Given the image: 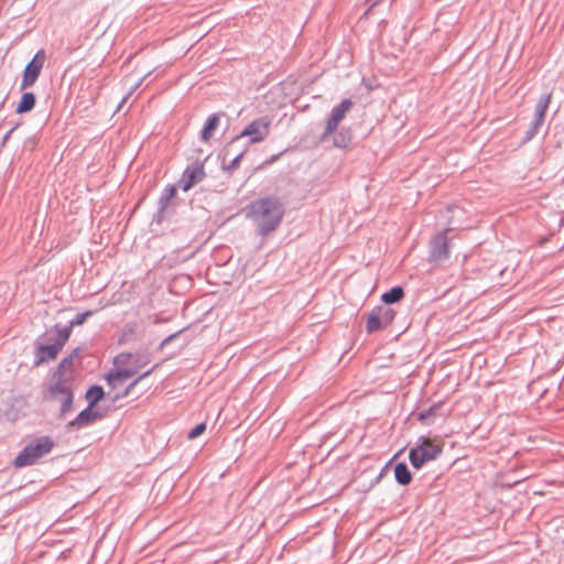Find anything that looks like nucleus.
<instances>
[{
  "label": "nucleus",
  "instance_id": "393cba45",
  "mask_svg": "<svg viewBox=\"0 0 564 564\" xmlns=\"http://www.w3.org/2000/svg\"><path fill=\"white\" fill-rule=\"evenodd\" d=\"M375 308H376L377 313L379 314L380 319L384 327L390 325L393 322V319L395 317L394 310L387 307V306H381V305L375 306Z\"/></svg>",
  "mask_w": 564,
  "mask_h": 564
},
{
  "label": "nucleus",
  "instance_id": "423d86ee",
  "mask_svg": "<svg viewBox=\"0 0 564 564\" xmlns=\"http://www.w3.org/2000/svg\"><path fill=\"white\" fill-rule=\"evenodd\" d=\"M205 175L206 174H205V170H204V164L196 161L195 163L188 165L184 170L182 177L178 182V185L184 192H187L193 186H195L196 184L202 182L204 180Z\"/></svg>",
  "mask_w": 564,
  "mask_h": 564
},
{
  "label": "nucleus",
  "instance_id": "c756f323",
  "mask_svg": "<svg viewBox=\"0 0 564 564\" xmlns=\"http://www.w3.org/2000/svg\"><path fill=\"white\" fill-rule=\"evenodd\" d=\"M442 403H435L426 410L417 413V420L422 423H427L431 417L436 415V411L441 408Z\"/></svg>",
  "mask_w": 564,
  "mask_h": 564
},
{
  "label": "nucleus",
  "instance_id": "dca6fc26",
  "mask_svg": "<svg viewBox=\"0 0 564 564\" xmlns=\"http://www.w3.org/2000/svg\"><path fill=\"white\" fill-rule=\"evenodd\" d=\"M158 366H159V365H155V366H154V367H152L150 370H148V371L143 372L142 375H140L139 377H137L132 382H130V383L124 388V390H123L122 392H120V393H116V394L112 397V401H113V402H116V401H118V400H120V399H123V398L129 397V395L132 393V391H133L134 387H135V386H137V384L142 380V379H144V378H147L148 376H150V375L153 372V370H154Z\"/></svg>",
  "mask_w": 564,
  "mask_h": 564
},
{
  "label": "nucleus",
  "instance_id": "6e6552de",
  "mask_svg": "<svg viewBox=\"0 0 564 564\" xmlns=\"http://www.w3.org/2000/svg\"><path fill=\"white\" fill-rule=\"evenodd\" d=\"M177 187L176 185H167L162 191L159 199H158V209H156V221L161 223L165 218V213L170 206L171 200L176 196Z\"/></svg>",
  "mask_w": 564,
  "mask_h": 564
},
{
  "label": "nucleus",
  "instance_id": "c85d7f7f",
  "mask_svg": "<svg viewBox=\"0 0 564 564\" xmlns=\"http://www.w3.org/2000/svg\"><path fill=\"white\" fill-rule=\"evenodd\" d=\"M61 401H62V405H61V410H59V415L64 417L66 414H68L69 412L73 411V402H74L73 391L63 395Z\"/></svg>",
  "mask_w": 564,
  "mask_h": 564
},
{
  "label": "nucleus",
  "instance_id": "f257e3e1",
  "mask_svg": "<svg viewBox=\"0 0 564 564\" xmlns=\"http://www.w3.org/2000/svg\"><path fill=\"white\" fill-rule=\"evenodd\" d=\"M246 217L252 221L256 231L261 237H267L281 225L285 208L275 195H268L252 200L246 207Z\"/></svg>",
  "mask_w": 564,
  "mask_h": 564
},
{
  "label": "nucleus",
  "instance_id": "6ab92c4d",
  "mask_svg": "<svg viewBox=\"0 0 564 564\" xmlns=\"http://www.w3.org/2000/svg\"><path fill=\"white\" fill-rule=\"evenodd\" d=\"M105 397V391L101 386L94 384L86 391V400L88 402L89 408H94L97 405L98 402H100Z\"/></svg>",
  "mask_w": 564,
  "mask_h": 564
},
{
  "label": "nucleus",
  "instance_id": "f3484780",
  "mask_svg": "<svg viewBox=\"0 0 564 564\" xmlns=\"http://www.w3.org/2000/svg\"><path fill=\"white\" fill-rule=\"evenodd\" d=\"M403 297H404L403 288L400 285H397V286L391 288L389 291L384 292L381 295V301L387 305H391V304H395V303L400 302Z\"/></svg>",
  "mask_w": 564,
  "mask_h": 564
},
{
  "label": "nucleus",
  "instance_id": "cd10ccee",
  "mask_svg": "<svg viewBox=\"0 0 564 564\" xmlns=\"http://www.w3.org/2000/svg\"><path fill=\"white\" fill-rule=\"evenodd\" d=\"M543 122H544V118L534 116V119L531 122L530 128L527 130V132L524 134L525 142L532 140L536 135V133H538L539 129L541 128V126L543 124Z\"/></svg>",
  "mask_w": 564,
  "mask_h": 564
},
{
  "label": "nucleus",
  "instance_id": "7c9ffc66",
  "mask_svg": "<svg viewBox=\"0 0 564 564\" xmlns=\"http://www.w3.org/2000/svg\"><path fill=\"white\" fill-rule=\"evenodd\" d=\"M246 151H247V148H245L242 151H240L238 154H236L235 158L228 164H226L224 161L223 169L228 173H232L235 170H237Z\"/></svg>",
  "mask_w": 564,
  "mask_h": 564
},
{
  "label": "nucleus",
  "instance_id": "72a5a7b5",
  "mask_svg": "<svg viewBox=\"0 0 564 564\" xmlns=\"http://www.w3.org/2000/svg\"><path fill=\"white\" fill-rule=\"evenodd\" d=\"M131 357L130 352H121L115 357L113 364L116 367L124 366Z\"/></svg>",
  "mask_w": 564,
  "mask_h": 564
},
{
  "label": "nucleus",
  "instance_id": "2f4dec72",
  "mask_svg": "<svg viewBox=\"0 0 564 564\" xmlns=\"http://www.w3.org/2000/svg\"><path fill=\"white\" fill-rule=\"evenodd\" d=\"M73 364L74 361L72 360V357L66 356L59 361L53 373L56 378L63 377L64 371L69 370L73 367Z\"/></svg>",
  "mask_w": 564,
  "mask_h": 564
},
{
  "label": "nucleus",
  "instance_id": "412c9836",
  "mask_svg": "<svg viewBox=\"0 0 564 564\" xmlns=\"http://www.w3.org/2000/svg\"><path fill=\"white\" fill-rule=\"evenodd\" d=\"M69 392H72V389L70 387L66 386L63 382V377L56 378L55 375L53 373L52 382L50 384V393L52 394V397H63Z\"/></svg>",
  "mask_w": 564,
  "mask_h": 564
},
{
  "label": "nucleus",
  "instance_id": "a878e982",
  "mask_svg": "<svg viewBox=\"0 0 564 564\" xmlns=\"http://www.w3.org/2000/svg\"><path fill=\"white\" fill-rule=\"evenodd\" d=\"M54 447V441L50 436L37 437V459L50 453Z\"/></svg>",
  "mask_w": 564,
  "mask_h": 564
},
{
  "label": "nucleus",
  "instance_id": "0eeeda50",
  "mask_svg": "<svg viewBox=\"0 0 564 564\" xmlns=\"http://www.w3.org/2000/svg\"><path fill=\"white\" fill-rule=\"evenodd\" d=\"M99 419H101V414L99 412L93 410V408L87 406L85 410L79 412L74 420L69 421L66 424V429L68 431H73L75 429H80L83 426H87V425L94 423L95 421H97Z\"/></svg>",
  "mask_w": 564,
  "mask_h": 564
},
{
  "label": "nucleus",
  "instance_id": "b1692460",
  "mask_svg": "<svg viewBox=\"0 0 564 564\" xmlns=\"http://www.w3.org/2000/svg\"><path fill=\"white\" fill-rule=\"evenodd\" d=\"M551 99H552V94L551 93L543 94L539 98V101H538V104L535 106V111H534V116L535 117H541V118L545 119V113H546V110H547L549 105L551 102Z\"/></svg>",
  "mask_w": 564,
  "mask_h": 564
},
{
  "label": "nucleus",
  "instance_id": "9b49d317",
  "mask_svg": "<svg viewBox=\"0 0 564 564\" xmlns=\"http://www.w3.org/2000/svg\"><path fill=\"white\" fill-rule=\"evenodd\" d=\"M137 373V369H118V370H110L105 379L109 387L112 389L118 388L123 382H126L128 379L133 377Z\"/></svg>",
  "mask_w": 564,
  "mask_h": 564
},
{
  "label": "nucleus",
  "instance_id": "58836bf2",
  "mask_svg": "<svg viewBox=\"0 0 564 564\" xmlns=\"http://www.w3.org/2000/svg\"><path fill=\"white\" fill-rule=\"evenodd\" d=\"M82 352V348L80 347H76L72 350V352L69 355H67L68 357H72V360L74 361L76 358L79 357Z\"/></svg>",
  "mask_w": 564,
  "mask_h": 564
},
{
  "label": "nucleus",
  "instance_id": "4be33fe9",
  "mask_svg": "<svg viewBox=\"0 0 564 564\" xmlns=\"http://www.w3.org/2000/svg\"><path fill=\"white\" fill-rule=\"evenodd\" d=\"M137 329L138 325L134 322L127 323L119 336L118 343L119 344H126L128 341H132L137 338Z\"/></svg>",
  "mask_w": 564,
  "mask_h": 564
},
{
  "label": "nucleus",
  "instance_id": "4c0bfd02",
  "mask_svg": "<svg viewBox=\"0 0 564 564\" xmlns=\"http://www.w3.org/2000/svg\"><path fill=\"white\" fill-rule=\"evenodd\" d=\"M45 61V52L43 50L37 51V76L41 73V68L43 66V63Z\"/></svg>",
  "mask_w": 564,
  "mask_h": 564
},
{
  "label": "nucleus",
  "instance_id": "a211bd4d",
  "mask_svg": "<svg viewBox=\"0 0 564 564\" xmlns=\"http://www.w3.org/2000/svg\"><path fill=\"white\" fill-rule=\"evenodd\" d=\"M383 326L379 314L377 313L376 308L373 307L367 315H366V332L368 334H372L381 329Z\"/></svg>",
  "mask_w": 564,
  "mask_h": 564
},
{
  "label": "nucleus",
  "instance_id": "bb28decb",
  "mask_svg": "<svg viewBox=\"0 0 564 564\" xmlns=\"http://www.w3.org/2000/svg\"><path fill=\"white\" fill-rule=\"evenodd\" d=\"M34 102H35V98H34L33 94L25 93L22 96V99H21V101L19 102V105L17 107V111L20 112V113L29 111V110H31L33 108Z\"/></svg>",
  "mask_w": 564,
  "mask_h": 564
},
{
  "label": "nucleus",
  "instance_id": "f03ea898",
  "mask_svg": "<svg viewBox=\"0 0 564 564\" xmlns=\"http://www.w3.org/2000/svg\"><path fill=\"white\" fill-rule=\"evenodd\" d=\"M443 448L435 445L426 437L420 438V443L412 447L409 453V459L413 468L420 469L425 463L434 460L441 455Z\"/></svg>",
  "mask_w": 564,
  "mask_h": 564
},
{
  "label": "nucleus",
  "instance_id": "ddd939ff",
  "mask_svg": "<svg viewBox=\"0 0 564 564\" xmlns=\"http://www.w3.org/2000/svg\"><path fill=\"white\" fill-rule=\"evenodd\" d=\"M394 479L401 486H408L412 481V473L406 463L399 462L393 466Z\"/></svg>",
  "mask_w": 564,
  "mask_h": 564
},
{
  "label": "nucleus",
  "instance_id": "7ed1b4c3",
  "mask_svg": "<svg viewBox=\"0 0 564 564\" xmlns=\"http://www.w3.org/2000/svg\"><path fill=\"white\" fill-rule=\"evenodd\" d=\"M271 121L268 117H260L247 124L243 130L231 139L229 147L242 138H249L248 144L262 142L270 133Z\"/></svg>",
  "mask_w": 564,
  "mask_h": 564
},
{
  "label": "nucleus",
  "instance_id": "9d476101",
  "mask_svg": "<svg viewBox=\"0 0 564 564\" xmlns=\"http://www.w3.org/2000/svg\"><path fill=\"white\" fill-rule=\"evenodd\" d=\"M352 107V101L349 98L343 99L339 105L334 107L330 111V115L327 119L329 122V130L337 129L340 121L345 118L346 113Z\"/></svg>",
  "mask_w": 564,
  "mask_h": 564
},
{
  "label": "nucleus",
  "instance_id": "1a4fd4ad",
  "mask_svg": "<svg viewBox=\"0 0 564 564\" xmlns=\"http://www.w3.org/2000/svg\"><path fill=\"white\" fill-rule=\"evenodd\" d=\"M47 541L43 540L41 543H37V560H46V561H58L61 558L67 560L65 555V551L63 550L62 542L55 543L50 546L47 550H42V545H46Z\"/></svg>",
  "mask_w": 564,
  "mask_h": 564
},
{
  "label": "nucleus",
  "instance_id": "4468645a",
  "mask_svg": "<svg viewBox=\"0 0 564 564\" xmlns=\"http://www.w3.org/2000/svg\"><path fill=\"white\" fill-rule=\"evenodd\" d=\"M333 143L336 148L348 149L352 143V131L350 128H341L334 134Z\"/></svg>",
  "mask_w": 564,
  "mask_h": 564
},
{
  "label": "nucleus",
  "instance_id": "5701e85b",
  "mask_svg": "<svg viewBox=\"0 0 564 564\" xmlns=\"http://www.w3.org/2000/svg\"><path fill=\"white\" fill-rule=\"evenodd\" d=\"M35 57L26 65L21 87L22 89L32 86L35 83Z\"/></svg>",
  "mask_w": 564,
  "mask_h": 564
},
{
  "label": "nucleus",
  "instance_id": "ea45409f",
  "mask_svg": "<svg viewBox=\"0 0 564 564\" xmlns=\"http://www.w3.org/2000/svg\"><path fill=\"white\" fill-rule=\"evenodd\" d=\"M280 155H281V154H275V155H273L269 161H267V163H269V164H270V163L275 162Z\"/></svg>",
  "mask_w": 564,
  "mask_h": 564
},
{
  "label": "nucleus",
  "instance_id": "2eb2a0df",
  "mask_svg": "<svg viewBox=\"0 0 564 564\" xmlns=\"http://www.w3.org/2000/svg\"><path fill=\"white\" fill-rule=\"evenodd\" d=\"M35 462V446L30 444L25 446L22 453H20L15 460L14 466L15 467H23L28 465H32Z\"/></svg>",
  "mask_w": 564,
  "mask_h": 564
},
{
  "label": "nucleus",
  "instance_id": "e433bc0d",
  "mask_svg": "<svg viewBox=\"0 0 564 564\" xmlns=\"http://www.w3.org/2000/svg\"><path fill=\"white\" fill-rule=\"evenodd\" d=\"M336 131H337V129H330V130H329V122H327V121H326L325 130H324V132L321 134L319 140H321L322 142L326 141V140L328 139V137H330L332 134H334Z\"/></svg>",
  "mask_w": 564,
  "mask_h": 564
},
{
  "label": "nucleus",
  "instance_id": "c9c22d12",
  "mask_svg": "<svg viewBox=\"0 0 564 564\" xmlns=\"http://www.w3.org/2000/svg\"><path fill=\"white\" fill-rule=\"evenodd\" d=\"M181 333H182V330H178V332H175V333L169 335L167 337H165L162 340V343L160 344L159 349H163L166 345H169L171 341L176 339L180 336Z\"/></svg>",
  "mask_w": 564,
  "mask_h": 564
},
{
  "label": "nucleus",
  "instance_id": "f8f14e48",
  "mask_svg": "<svg viewBox=\"0 0 564 564\" xmlns=\"http://www.w3.org/2000/svg\"><path fill=\"white\" fill-rule=\"evenodd\" d=\"M223 116H225L224 112H215L207 117V119L203 126V129L200 130V133H199L202 141L208 142L213 138L215 131L219 127L220 118Z\"/></svg>",
  "mask_w": 564,
  "mask_h": 564
},
{
  "label": "nucleus",
  "instance_id": "f704fd0d",
  "mask_svg": "<svg viewBox=\"0 0 564 564\" xmlns=\"http://www.w3.org/2000/svg\"><path fill=\"white\" fill-rule=\"evenodd\" d=\"M401 452H399L398 454H395L380 470L379 475L377 476L375 482H379L381 478H383L390 470V468L392 467V463L394 460V458L400 454Z\"/></svg>",
  "mask_w": 564,
  "mask_h": 564
},
{
  "label": "nucleus",
  "instance_id": "39448f33",
  "mask_svg": "<svg viewBox=\"0 0 564 564\" xmlns=\"http://www.w3.org/2000/svg\"><path fill=\"white\" fill-rule=\"evenodd\" d=\"M448 230L449 229H445L444 231L437 232L431 238L429 253L430 262H441L448 259L449 241L446 237Z\"/></svg>",
  "mask_w": 564,
  "mask_h": 564
},
{
  "label": "nucleus",
  "instance_id": "20e7f679",
  "mask_svg": "<svg viewBox=\"0 0 564 564\" xmlns=\"http://www.w3.org/2000/svg\"><path fill=\"white\" fill-rule=\"evenodd\" d=\"M55 337L52 344L37 345V366L42 362L54 360L64 345L67 343V333H61L55 326Z\"/></svg>",
  "mask_w": 564,
  "mask_h": 564
},
{
  "label": "nucleus",
  "instance_id": "aec40b11",
  "mask_svg": "<svg viewBox=\"0 0 564 564\" xmlns=\"http://www.w3.org/2000/svg\"><path fill=\"white\" fill-rule=\"evenodd\" d=\"M93 314H94L93 311H86L83 313H78L74 316V318L69 322V324L67 326L62 327V328H59L57 326V329L61 333H67V338H69L73 327L84 324L88 317L93 316Z\"/></svg>",
  "mask_w": 564,
  "mask_h": 564
},
{
  "label": "nucleus",
  "instance_id": "473e14b6",
  "mask_svg": "<svg viewBox=\"0 0 564 564\" xmlns=\"http://www.w3.org/2000/svg\"><path fill=\"white\" fill-rule=\"evenodd\" d=\"M206 431V423L202 422L195 425L187 434L188 440H195Z\"/></svg>",
  "mask_w": 564,
  "mask_h": 564
}]
</instances>
